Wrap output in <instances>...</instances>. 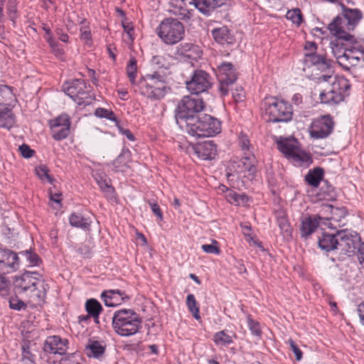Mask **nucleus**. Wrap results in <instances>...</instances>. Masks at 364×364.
<instances>
[{
  "label": "nucleus",
  "instance_id": "nucleus-50",
  "mask_svg": "<svg viewBox=\"0 0 364 364\" xmlns=\"http://www.w3.org/2000/svg\"><path fill=\"white\" fill-rule=\"evenodd\" d=\"M21 254L25 256L26 260L29 262L30 265L31 266L38 265L41 261L38 255L36 253L32 252L29 250L21 252Z\"/></svg>",
  "mask_w": 364,
  "mask_h": 364
},
{
  "label": "nucleus",
  "instance_id": "nucleus-1",
  "mask_svg": "<svg viewBox=\"0 0 364 364\" xmlns=\"http://www.w3.org/2000/svg\"><path fill=\"white\" fill-rule=\"evenodd\" d=\"M341 11L328 25L330 33L336 37L331 41L330 46L332 52L337 58V63L342 68H350L347 65H343L339 60L342 58L348 59L349 54L347 52L353 53L355 49L352 46H348L347 43L355 44L357 41L355 36L349 32L355 30L360 21L363 18V14L359 9H351L343 3L340 4Z\"/></svg>",
  "mask_w": 364,
  "mask_h": 364
},
{
  "label": "nucleus",
  "instance_id": "nucleus-7",
  "mask_svg": "<svg viewBox=\"0 0 364 364\" xmlns=\"http://www.w3.org/2000/svg\"><path fill=\"white\" fill-rule=\"evenodd\" d=\"M267 120L272 122H289L292 118L291 106L283 100L267 98L264 103Z\"/></svg>",
  "mask_w": 364,
  "mask_h": 364
},
{
  "label": "nucleus",
  "instance_id": "nucleus-6",
  "mask_svg": "<svg viewBox=\"0 0 364 364\" xmlns=\"http://www.w3.org/2000/svg\"><path fill=\"white\" fill-rule=\"evenodd\" d=\"M156 32L159 38L166 45L173 46L185 37L184 25L172 17L165 18L156 27Z\"/></svg>",
  "mask_w": 364,
  "mask_h": 364
},
{
  "label": "nucleus",
  "instance_id": "nucleus-23",
  "mask_svg": "<svg viewBox=\"0 0 364 364\" xmlns=\"http://www.w3.org/2000/svg\"><path fill=\"white\" fill-rule=\"evenodd\" d=\"M228 0H191V4L202 14L209 16L218 8L226 5Z\"/></svg>",
  "mask_w": 364,
  "mask_h": 364
},
{
  "label": "nucleus",
  "instance_id": "nucleus-17",
  "mask_svg": "<svg viewBox=\"0 0 364 364\" xmlns=\"http://www.w3.org/2000/svg\"><path fill=\"white\" fill-rule=\"evenodd\" d=\"M68 340L59 336L46 338L43 344V350L46 353L64 355L68 349Z\"/></svg>",
  "mask_w": 364,
  "mask_h": 364
},
{
  "label": "nucleus",
  "instance_id": "nucleus-2",
  "mask_svg": "<svg viewBox=\"0 0 364 364\" xmlns=\"http://www.w3.org/2000/svg\"><path fill=\"white\" fill-rule=\"evenodd\" d=\"M14 288L16 294L28 296L30 302L34 305L41 304L46 297V285L36 272H26L16 276L14 279Z\"/></svg>",
  "mask_w": 364,
  "mask_h": 364
},
{
  "label": "nucleus",
  "instance_id": "nucleus-33",
  "mask_svg": "<svg viewBox=\"0 0 364 364\" xmlns=\"http://www.w3.org/2000/svg\"><path fill=\"white\" fill-rule=\"evenodd\" d=\"M323 169L320 167H316L308 171L305 176V181L311 186L317 188L323 179Z\"/></svg>",
  "mask_w": 364,
  "mask_h": 364
},
{
  "label": "nucleus",
  "instance_id": "nucleus-59",
  "mask_svg": "<svg viewBox=\"0 0 364 364\" xmlns=\"http://www.w3.org/2000/svg\"><path fill=\"white\" fill-rule=\"evenodd\" d=\"M18 150L21 154V156L26 159H29L32 157L35 153V151L30 148V146L27 144H22L18 147Z\"/></svg>",
  "mask_w": 364,
  "mask_h": 364
},
{
  "label": "nucleus",
  "instance_id": "nucleus-21",
  "mask_svg": "<svg viewBox=\"0 0 364 364\" xmlns=\"http://www.w3.org/2000/svg\"><path fill=\"white\" fill-rule=\"evenodd\" d=\"M214 41L222 46H231L236 43V38L232 30L227 26L214 28L211 31Z\"/></svg>",
  "mask_w": 364,
  "mask_h": 364
},
{
  "label": "nucleus",
  "instance_id": "nucleus-11",
  "mask_svg": "<svg viewBox=\"0 0 364 364\" xmlns=\"http://www.w3.org/2000/svg\"><path fill=\"white\" fill-rule=\"evenodd\" d=\"M338 250L342 255L350 256L358 250L360 244V237L355 231L341 230L337 231Z\"/></svg>",
  "mask_w": 364,
  "mask_h": 364
},
{
  "label": "nucleus",
  "instance_id": "nucleus-44",
  "mask_svg": "<svg viewBox=\"0 0 364 364\" xmlns=\"http://www.w3.org/2000/svg\"><path fill=\"white\" fill-rule=\"evenodd\" d=\"M277 220L282 232L284 234V236H290L291 235L292 229L287 217L282 214L277 217Z\"/></svg>",
  "mask_w": 364,
  "mask_h": 364
},
{
  "label": "nucleus",
  "instance_id": "nucleus-4",
  "mask_svg": "<svg viewBox=\"0 0 364 364\" xmlns=\"http://www.w3.org/2000/svg\"><path fill=\"white\" fill-rule=\"evenodd\" d=\"M186 129L190 135L197 138L211 137L221 132V124L218 119L202 114L196 119H190Z\"/></svg>",
  "mask_w": 364,
  "mask_h": 364
},
{
  "label": "nucleus",
  "instance_id": "nucleus-58",
  "mask_svg": "<svg viewBox=\"0 0 364 364\" xmlns=\"http://www.w3.org/2000/svg\"><path fill=\"white\" fill-rule=\"evenodd\" d=\"M48 45L51 48L52 52L55 54V56L59 58L63 57L64 55L63 48H61L60 45L55 39L53 40V43Z\"/></svg>",
  "mask_w": 364,
  "mask_h": 364
},
{
  "label": "nucleus",
  "instance_id": "nucleus-30",
  "mask_svg": "<svg viewBox=\"0 0 364 364\" xmlns=\"http://www.w3.org/2000/svg\"><path fill=\"white\" fill-rule=\"evenodd\" d=\"M106 350V345L102 341L90 339L86 346V354L89 358L102 360Z\"/></svg>",
  "mask_w": 364,
  "mask_h": 364
},
{
  "label": "nucleus",
  "instance_id": "nucleus-5",
  "mask_svg": "<svg viewBox=\"0 0 364 364\" xmlns=\"http://www.w3.org/2000/svg\"><path fill=\"white\" fill-rule=\"evenodd\" d=\"M205 108V102L198 97L184 96L178 102L176 112V123L181 127L188 125L190 119H196L197 113Z\"/></svg>",
  "mask_w": 364,
  "mask_h": 364
},
{
  "label": "nucleus",
  "instance_id": "nucleus-42",
  "mask_svg": "<svg viewBox=\"0 0 364 364\" xmlns=\"http://www.w3.org/2000/svg\"><path fill=\"white\" fill-rule=\"evenodd\" d=\"M228 201L235 205H240V203H245L248 201L247 196L245 194H238L233 191H228L226 194Z\"/></svg>",
  "mask_w": 364,
  "mask_h": 364
},
{
  "label": "nucleus",
  "instance_id": "nucleus-49",
  "mask_svg": "<svg viewBox=\"0 0 364 364\" xmlns=\"http://www.w3.org/2000/svg\"><path fill=\"white\" fill-rule=\"evenodd\" d=\"M7 13L9 19L13 22L14 25L16 23V19L17 18V6L16 0H9L7 4Z\"/></svg>",
  "mask_w": 364,
  "mask_h": 364
},
{
  "label": "nucleus",
  "instance_id": "nucleus-14",
  "mask_svg": "<svg viewBox=\"0 0 364 364\" xmlns=\"http://www.w3.org/2000/svg\"><path fill=\"white\" fill-rule=\"evenodd\" d=\"M210 75L204 70H194L191 79L186 82L187 89L191 94L198 95L212 86Z\"/></svg>",
  "mask_w": 364,
  "mask_h": 364
},
{
  "label": "nucleus",
  "instance_id": "nucleus-31",
  "mask_svg": "<svg viewBox=\"0 0 364 364\" xmlns=\"http://www.w3.org/2000/svg\"><path fill=\"white\" fill-rule=\"evenodd\" d=\"M318 244L321 249L326 252L338 250L337 232L336 234L323 232L322 236L318 237Z\"/></svg>",
  "mask_w": 364,
  "mask_h": 364
},
{
  "label": "nucleus",
  "instance_id": "nucleus-25",
  "mask_svg": "<svg viewBox=\"0 0 364 364\" xmlns=\"http://www.w3.org/2000/svg\"><path fill=\"white\" fill-rule=\"evenodd\" d=\"M304 63L306 66H323V68H331L333 60L327 58L326 54L315 53H305Z\"/></svg>",
  "mask_w": 364,
  "mask_h": 364
},
{
  "label": "nucleus",
  "instance_id": "nucleus-19",
  "mask_svg": "<svg viewBox=\"0 0 364 364\" xmlns=\"http://www.w3.org/2000/svg\"><path fill=\"white\" fill-rule=\"evenodd\" d=\"M193 153L203 160H210L217 155V145L213 140L197 143L192 146Z\"/></svg>",
  "mask_w": 364,
  "mask_h": 364
},
{
  "label": "nucleus",
  "instance_id": "nucleus-64",
  "mask_svg": "<svg viewBox=\"0 0 364 364\" xmlns=\"http://www.w3.org/2000/svg\"><path fill=\"white\" fill-rule=\"evenodd\" d=\"M358 260L361 267L364 269V243H361L358 247Z\"/></svg>",
  "mask_w": 364,
  "mask_h": 364
},
{
  "label": "nucleus",
  "instance_id": "nucleus-56",
  "mask_svg": "<svg viewBox=\"0 0 364 364\" xmlns=\"http://www.w3.org/2000/svg\"><path fill=\"white\" fill-rule=\"evenodd\" d=\"M77 251L85 258L90 257L92 255V247L89 244H81Z\"/></svg>",
  "mask_w": 364,
  "mask_h": 364
},
{
  "label": "nucleus",
  "instance_id": "nucleus-55",
  "mask_svg": "<svg viewBox=\"0 0 364 364\" xmlns=\"http://www.w3.org/2000/svg\"><path fill=\"white\" fill-rule=\"evenodd\" d=\"M60 364H82V359L75 353L61 360Z\"/></svg>",
  "mask_w": 364,
  "mask_h": 364
},
{
  "label": "nucleus",
  "instance_id": "nucleus-9",
  "mask_svg": "<svg viewBox=\"0 0 364 364\" xmlns=\"http://www.w3.org/2000/svg\"><path fill=\"white\" fill-rule=\"evenodd\" d=\"M64 91L78 105H88L94 100L83 79H75L67 82L64 86Z\"/></svg>",
  "mask_w": 364,
  "mask_h": 364
},
{
  "label": "nucleus",
  "instance_id": "nucleus-47",
  "mask_svg": "<svg viewBox=\"0 0 364 364\" xmlns=\"http://www.w3.org/2000/svg\"><path fill=\"white\" fill-rule=\"evenodd\" d=\"M31 349V341L24 339L21 343V353L23 359H26L31 362L34 360V355L30 350Z\"/></svg>",
  "mask_w": 364,
  "mask_h": 364
},
{
  "label": "nucleus",
  "instance_id": "nucleus-20",
  "mask_svg": "<svg viewBox=\"0 0 364 364\" xmlns=\"http://www.w3.org/2000/svg\"><path fill=\"white\" fill-rule=\"evenodd\" d=\"M218 73H216L219 82L218 90L222 96H225L236 82L237 75L234 70H218Z\"/></svg>",
  "mask_w": 364,
  "mask_h": 364
},
{
  "label": "nucleus",
  "instance_id": "nucleus-40",
  "mask_svg": "<svg viewBox=\"0 0 364 364\" xmlns=\"http://www.w3.org/2000/svg\"><path fill=\"white\" fill-rule=\"evenodd\" d=\"M186 305L189 311L193 314V316L196 320L200 319V309L193 294H189L187 296Z\"/></svg>",
  "mask_w": 364,
  "mask_h": 364
},
{
  "label": "nucleus",
  "instance_id": "nucleus-54",
  "mask_svg": "<svg viewBox=\"0 0 364 364\" xmlns=\"http://www.w3.org/2000/svg\"><path fill=\"white\" fill-rule=\"evenodd\" d=\"M238 144L242 150L243 151H249L250 148V143L248 139V136L243 134L240 133L238 138Z\"/></svg>",
  "mask_w": 364,
  "mask_h": 364
},
{
  "label": "nucleus",
  "instance_id": "nucleus-43",
  "mask_svg": "<svg viewBox=\"0 0 364 364\" xmlns=\"http://www.w3.org/2000/svg\"><path fill=\"white\" fill-rule=\"evenodd\" d=\"M255 157L252 154H248L242 158L243 171L253 175L256 172V167L254 164Z\"/></svg>",
  "mask_w": 364,
  "mask_h": 364
},
{
  "label": "nucleus",
  "instance_id": "nucleus-13",
  "mask_svg": "<svg viewBox=\"0 0 364 364\" xmlns=\"http://www.w3.org/2000/svg\"><path fill=\"white\" fill-rule=\"evenodd\" d=\"M335 122L330 114L321 115L314 119L309 127L310 136L315 139L328 137L333 130Z\"/></svg>",
  "mask_w": 364,
  "mask_h": 364
},
{
  "label": "nucleus",
  "instance_id": "nucleus-48",
  "mask_svg": "<svg viewBox=\"0 0 364 364\" xmlns=\"http://www.w3.org/2000/svg\"><path fill=\"white\" fill-rule=\"evenodd\" d=\"M247 325L252 334L257 337H260L262 331L259 322L252 319L250 315L247 316Z\"/></svg>",
  "mask_w": 364,
  "mask_h": 364
},
{
  "label": "nucleus",
  "instance_id": "nucleus-62",
  "mask_svg": "<svg viewBox=\"0 0 364 364\" xmlns=\"http://www.w3.org/2000/svg\"><path fill=\"white\" fill-rule=\"evenodd\" d=\"M10 308L14 310H21L25 309L26 305V304L19 299H11L9 301Z\"/></svg>",
  "mask_w": 364,
  "mask_h": 364
},
{
  "label": "nucleus",
  "instance_id": "nucleus-34",
  "mask_svg": "<svg viewBox=\"0 0 364 364\" xmlns=\"http://www.w3.org/2000/svg\"><path fill=\"white\" fill-rule=\"evenodd\" d=\"M130 152L129 150H122V153L112 162L113 170L116 172H124L129 167Z\"/></svg>",
  "mask_w": 364,
  "mask_h": 364
},
{
  "label": "nucleus",
  "instance_id": "nucleus-15",
  "mask_svg": "<svg viewBox=\"0 0 364 364\" xmlns=\"http://www.w3.org/2000/svg\"><path fill=\"white\" fill-rule=\"evenodd\" d=\"M49 126L52 137L55 141H61L66 139L70 133V117L67 114H61L58 117L50 119Z\"/></svg>",
  "mask_w": 364,
  "mask_h": 364
},
{
  "label": "nucleus",
  "instance_id": "nucleus-28",
  "mask_svg": "<svg viewBox=\"0 0 364 364\" xmlns=\"http://www.w3.org/2000/svg\"><path fill=\"white\" fill-rule=\"evenodd\" d=\"M170 12L182 21H188L193 16V11L186 7L184 0H171Z\"/></svg>",
  "mask_w": 364,
  "mask_h": 364
},
{
  "label": "nucleus",
  "instance_id": "nucleus-8",
  "mask_svg": "<svg viewBox=\"0 0 364 364\" xmlns=\"http://www.w3.org/2000/svg\"><path fill=\"white\" fill-rule=\"evenodd\" d=\"M168 76L164 70H152L151 73L141 75L139 83L141 87L147 89L149 97L159 99L162 95V90L159 87L168 82Z\"/></svg>",
  "mask_w": 364,
  "mask_h": 364
},
{
  "label": "nucleus",
  "instance_id": "nucleus-38",
  "mask_svg": "<svg viewBox=\"0 0 364 364\" xmlns=\"http://www.w3.org/2000/svg\"><path fill=\"white\" fill-rule=\"evenodd\" d=\"M102 309L101 304L95 299H90L85 303V310L92 317H98Z\"/></svg>",
  "mask_w": 364,
  "mask_h": 364
},
{
  "label": "nucleus",
  "instance_id": "nucleus-51",
  "mask_svg": "<svg viewBox=\"0 0 364 364\" xmlns=\"http://www.w3.org/2000/svg\"><path fill=\"white\" fill-rule=\"evenodd\" d=\"M6 108H7L6 109H3L2 112L3 113H5V112L9 113L10 115H11L10 117L12 119V122L9 123V119H7V117H4V116H2L3 114L1 112L0 113V127H7V128H9L14 123V116L13 113L11 112V110L10 107H6Z\"/></svg>",
  "mask_w": 364,
  "mask_h": 364
},
{
  "label": "nucleus",
  "instance_id": "nucleus-10",
  "mask_svg": "<svg viewBox=\"0 0 364 364\" xmlns=\"http://www.w3.org/2000/svg\"><path fill=\"white\" fill-rule=\"evenodd\" d=\"M277 146L282 154L298 162L299 166L312 163L310 155L301 151L298 146V141L294 139H282L277 142Z\"/></svg>",
  "mask_w": 364,
  "mask_h": 364
},
{
  "label": "nucleus",
  "instance_id": "nucleus-60",
  "mask_svg": "<svg viewBox=\"0 0 364 364\" xmlns=\"http://www.w3.org/2000/svg\"><path fill=\"white\" fill-rule=\"evenodd\" d=\"M149 204L151 209V211L157 217L159 220H160V221L163 220L164 215H163V213H162L159 205H158V203L156 202L149 201Z\"/></svg>",
  "mask_w": 364,
  "mask_h": 364
},
{
  "label": "nucleus",
  "instance_id": "nucleus-16",
  "mask_svg": "<svg viewBox=\"0 0 364 364\" xmlns=\"http://www.w3.org/2000/svg\"><path fill=\"white\" fill-rule=\"evenodd\" d=\"M176 60L190 63L191 66H195L194 62L201 58L202 50L198 46L193 43H181L176 47L175 52Z\"/></svg>",
  "mask_w": 364,
  "mask_h": 364
},
{
  "label": "nucleus",
  "instance_id": "nucleus-57",
  "mask_svg": "<svg viewBox=\"0 0 364 364\" xmlns=\"http://www.w3.org/2000/svg\"><path fill=\"white\" fill-rule=\"evenodd\" d=\"M287 343H289L291 350L294 353L296 360H301L303 353L299 346L291 338L287 341Z\"/></svg>",
  "mask_w": 364,
  "mask_h": 364
},
{
  "label": "nucleus",
  "instance_id": "nucleus-53",
  "mask_svg": "<svg viewBox=\"0 0 364 364\" xmlns=\"http://www.w3.org/2000/svg\"><path fill=\"white\" fill-rule=\"evenodd\" d=\"M218 242L213 240L212 244H205L201 246L202 250L208 254H214L218 255L220 253V248L217 246Z\"/></svg>",
  "mask_w": 364,
  "mask_h": 364
},
{
  "label": "nucleus",
  "instance_id": "nucleus-63",
  "mask_svg": "<svg viewBox=\"0 0 364 364\" xmlns=\"http://www.w3.org/2000/svg\"><path fill=\"white\" fill-rule=\"evenodd\" d=\"M116 126L118 128L119 133L124 135L129 141H135V137L129 129L123 128L119 124V122L117 124H116Z\"/></svg>",
  "mask_w": 364,
  "mask_h": 364
},
{
  "label": "nucleus",
  "instance_id": "nucleus-29",
  "mask_svg": "<svg viewBox=\"0 0 364 364\" xmlns=\"http://www.w3.org/2000/svg\"><path fill=\"white\" fill-rule=\"evenodd\" d=\"M326 213H330L331 216L326 217L327 220H330L332 222L338 223V227L345 225L346 217L347 215V211L344 208H335L331 205H324L323 209Z\"/></svg>",
  "mask_w": 364,
  "mask_h": 364
},
{
  "label": "nucleus",
  "instance_id": "nucleus-3",
  "mask_svg": "<svg viewBox=\"0 0 364 364\" xmlns=\"http://www.w3.org/2000/svg\"><path fill=\"white\" fill-rule=\"evenodd\" d=\"M142 320L132 309H122L116 311L112 316V327L121 336H131L139 332Z\"/></svg>",
  "mask_w": 364,
  "mask_h": 364
},
{
  "label": "nucleus",
  "instance_id": "nucleus-12",
  "mask_svg": "<svg viewBox=\"0 0 364 364\" xmlns=\"http://www.w3.org/2000/svg\"><path fill=\"white\" fill-rule=\"evenodd\" d=\"M317 83L328 82L331 85L330 90L333 95H340L341 102L349 95L350 84L349 81L343 76L322 74L317 77L314 78Z\"/></svg>",
  "mask_w": 364,
  "mask_h": 364
},
{
  "label": "nucleus",
  "instance_id": "nucleus-45",
  "mask_svg": "<svg viewBox=\"0 0 364 364\" xmlns=\"http://www.w3.org/2000/svg\"><path fill=\"white\" fill-rule=\"evenodd\" d=\"M95 115L99 118H105L112 122H114L115 124L118 123V120L114 113L110 110L102 107H98L95 111Z\"/></svg>",
  "mask_w": 364,
  "mask_h": 364
},
{
  "label": "nucleus",
  "instance_id": "nucleus-18",
  "mask_svg": "<svg viewBox=\"0 0 364 364\" xmlns=\"http://www.w3.org/2000/svg\"><path fill=\"white\" fill-rule=\"evenodd\" d=\"M19 267V259L16 253L0 248V271L9 273Z\"/></svg>",
  "mask_w": 364,
  "mask_h": 364
},
{
  "label": "nucleus",
  "instance_id": "nucleus-36",
  "mask_svg": "<svg viewBox=\"0 0 364 364\" xmlns=\"http://www.w3.org/2000/svg\"><path fill=\"white\" fill-rule=\"evenodd\" d=\"M235 333L228 334L226 331H220L214 334L213 341L217 346H227L234 343L236 338Z\"/></svg>",
  "mask_w": 364,
  "mask_h": 364
},
{
  "label": "nucleus",
  "instance_id": "nucleus-46",
  "mask_svg": "<svg viewBox=\"0 0 364 364\" xmlns=\"http://www.w3.org/2000/svg\"><path fill=\"white\" fill-rule=\"evenodd\" d=\"M36 175L41 179L42 181L46 180L48 183H53L54 179L49 175V170L48 167L45 165H40L37 166L35 169Z\"/></svg>",
  "mask_w": 364,
  "mask_h": 364
},
{
  "label": "nucleus",
  "instance_id": "nucleus-41",
  "mask_svg": "<svg viewBox=\"0 0 364 364\" xmlns=\"http://www.w3.org/2000/svg\"><path fill=\"white\" fill-rule=\"evenodd\" d=\"M286 18L296 26H299L304 21L303 14L299 8L288 10Z\"/></svg>",
  "mask_w": 364,
  "mask_h": 364
},
{
  "label": "nucleus",
  "instance_id": "nucleus-52",
  "mask_svg": "<svg viewBox=\"0 0 364 364\" xmlns=\"http://www.w3.org/2000/svg\"><path fill=\"white\" fill-rule=\"evenodd\" d=\"M10 282L4 275H0V295L6 296L9 294Z\"/></svg>",
  "mask_w": 364,
  "mask_h": 364
},
{
  "label": "nucleus",
  "instance_id": "nucleus-37",
  "mask_svg": "<svg viewBox=\"0 0 364 364\" xmlns=\"http://www.w3.org/2000/svg\"><path fill=\"white\" fill-rule=\"evenodd\" d=\"M319 100L321 103L329 105H335L341 102L340 95L334 96L330 89L328 90L321 91L319 94Z\"/></svg>",
  "mask_w": 364,
  "mask_h": 364
},
{
  "label": "nucleus",
  "instance_id": "nucleus-61",
  "mask_svg": "<svg viewBox=\"0 0 364 364\" xmlns=\"http://www.w3.org/2000/svg\"><path fill=\"white\" fill-rule=\"evenodd\" d=\"M232 97L237 102L243 101L245 97L243 88L242 87H236L232 91Z\"/></svg>",
  "mask_w": 364,
  "mask_h": 364
},
{
  "label": "nucleus",
  "instance_id": "nucleus-27",
  "mask_svg": "<svg viewBox=\"0 0 364 364\" xmlns=\"http://www.w3.org/2000/svg\"><path fill=\"white\" fill-rule=\"evenodd\" d=\"M101 297L107 306L113 307L119 304L122 301L129 299L124 291L119 289L105 291L102 293Z\"/></svg>",
  "mask_w": 364,
  "mask_h": 364
},
{
  "label": "nucleus",
  "instance_id": "nucleus-24",
  "mask_svg": "<svg viewBox=\"0 0 364 364\" xmlns=\"http://www.w3.org/2000/svg\"><path fill=\"white\" fill-rule=\"evenodd\" d=\"M93 177L105 196L112 201H116L117 196L114 187L111 185V181L107 178L106 174L102 171H95Z\"/></svg>",
  "mask_w": 364,
  "mask_h": 364
},
{
  "label": "nucleus",
  "instance_id": "nucleus-39",
  "mask_svg": "<svg viewBox=\"0 0 364 364\" xmlns=\"http://www.w3.org/2000/svg\"><path fill=\"white\" fill-rule=\"evenodd\" d=\"M80 23L84 25L80 29V39L85 42L86 46L90 47L92 45V38L88 22L85 18H83Z\"/></svg>",
  "mask_w": 364,
  "mask_h": 364
},
{
  "label": "nucleus",
  "instance_id": "nucleus-26",
  "mask_svg": "<svg viewBox=\"0 0 364 364\" xmlns=\"http://www.w3.org/2000/svg\"><path fill=\"white\" fill-rule=\"evenodd\" d=\"M15 100V95L13 92V87L6 85H0V113L3 114L2 116L6 117L9 119V123L12 122V119L9 113H3V109H6V107H10V103Z\"/></svg>",
  "mask_w": 364,
  "mask_h": 364
},
{
  "label": "nucleus",
  "instance_id": "nucleus-35",
  "mask_svg": "<svg viewBox=\"0 0 364 364\" xmlns=\"http://www.w3.org/2000/svg\"><path fill=\"white\" fill-rule=\"evenodd\" d=\"M174 61L176 59L170 55H157L152 57L151 65L155 68H168L175 64Z\"/></svg>",
  "mask_w": 364,
  "mask_h": 364
},
{
  "label": "nucleus",
  "instance_id": "nucleus-22",
  "mask_svg": "<svg viewBox=\"0 0 364 364\" xmlns=\"http://www.w3.org/2000/svg\"><path fill=\"white\" fill-rule=\"evenodd\" d=\"M323 220L324 218L320 215H311L303 218L300 225L301 237L304 240H307L316 231L321 223H324Z\"/></svg>",
  "mask_w": 364,
  "mask_h": 364
},
{
  "label": "nucleus",
  "instance_id": "nucleus-32",
  "mask_svg": "<svg viewBox=\"0 0 364 364\" xmlns=\"http://www.w3.org/2000/svg\"><path fill=\"white\" fill-rule=\"evenodd\" d=\"M70 224L73 227L88 231L90 229L92 220L90 218L82 216L80 213H72L69 218Z\"/></svg>",
  "mask_w": 364,
  "mask_h": 364
}]
</instances>
